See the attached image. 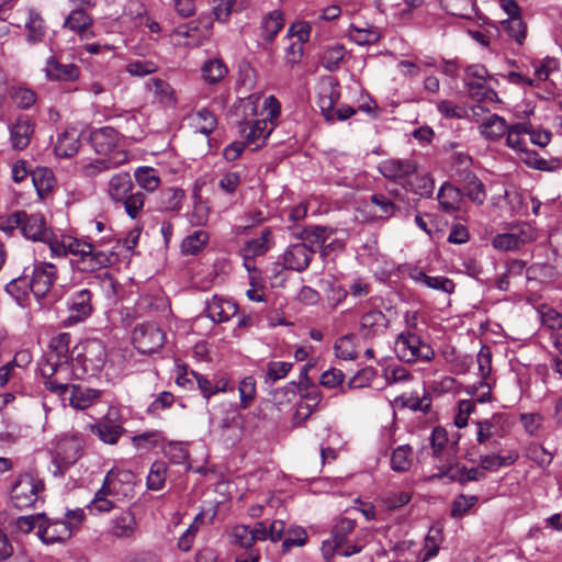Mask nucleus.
<instances>
[{
	"instance_id": "1",
	"label": "nucleus",
	"mask_w": 562,
	"mask_h": 562,
	"mask_svg": "<svg viewBox=\"0 0 562 562\" xmlns=\"http://www.w3.org/2000/svg\"><path fill=\"white\" fill-rule=\"evenodd\" d=\"M67 254L78 256L77 268L82 272H93L112 265L113 252L95 250L93 244L67 236Z\"/></svg>"
},
{
	"instance_id": "2",
	"label": "nucleus",
	"mask_w": 562,
	"mask_h": 562,
	"mask_svg": "<svg viewBox=\"0 0 562 562\" xmlns=\"http://www.w3.org/2000/svg\"><path fill=\"white\" fill-rule=\"evenodd\" d=\"M83 442L78 436H63L56 443L52 463L55 465L53 475L61 477L82 456Z\"/></svg>"
},
{
	"instance_id": "3",
	"label": "nucleus",
	"mask_w": 562,
	"mask_h": 562,
	"mask_svg": "<svg viewBox=\"0 0 562 562\" xmlns=\"http://www.w3.org/2000/svg\"><path fill=\"white\" fill-rule=\"evenodd\" d=\"M315 252V248L307 246L306 243L290 245L273 263V278H277L281 273L282 269L293 270L296 272L305 271Z\"/></svg>"
},
{
	"instance_id": "4",
	"label": "nucleus",
	"mask_w": 562,
	"mask_h": 562,
	"mask_svg": "<svg viewBox=\"0 0 562 562\" xmlns=\"http://www.w3.org/2000/svg\"><path fill=\"white\" fill-rule=\"evenodd\" d=\"M75 361L82 367L85 373L94 375L99 373L106 361V349L99 339H87L72 349Z\"/></svg>"
},
{
	"instance_id": "5",
	"label": "nucleus",
	"mask_w": 562,
	"mask_h": 562,
	"mask_svg": "<svg viewBox=\"0 0 562 562\" xmlns=\"http://www.w3.org/2000/svg\"><path fill=\"white\" fill-rule=\"evenodd\" d=\"M134 347L143 355L157 352L166 342V335L154 322L137 324L132 333Z\"/></svg>"
},
{
	"instance_id": "6",
	"label": "nucleus",
	"mask_w": 562,
	"mask_h": 562,
	"mask_svg": "<svg viewBox=\"0 0 562 562\" xmlns=\"http://www.w3.org/2000/svg\"><path fill=\"white\" fill-rule=\"evenodd\" d=\"M438 472L429 476V481L447 480V483H458L465 486L470 482H480L486 479V473L479 468H468L454 460L437 468Z\"/></svg>"
},
{
	"instance_id": "7",
	"label": "nucleus",
	"mask_w": 562,
	"mask_h": 562,
	"mask_svg": "<svg viewBox=\"0 0 562 562\" xmlns=\"http://www.w3.org/2000/svg\"><path fill=\"white\" fill-rule=\"evenodd\" d=\"M44 482L32 474L22 475L11 491V501L15 508L24 509L33 506L38 493L44 491Z\"/></svg>"
},
{
	"instance_id": "8",
	"label": "nucleus",
	"mask_w": 562,
	"mask_h": 562,
	"mask_svg": "<svg viewBox=\"0 0 562 562\" xmlns=\"http://www.w3.org/2000/svg\"><path fill=\"white\" fill-rule=\"evenodd\" d=\"M206 449L202 441H178V464H183L186 471L202 473L206 463Z\"/></svg>"
},
{
	"instance_id": "9",
	"label": "nucleus",
	"mask_w": 562,
	"mask_h": 562,
	"mask_svg": "<svg viewBox=\"0 0 562 562\" xmlns=\"http://www.w3.org/2000/svg\"><path fill=\"white\" fill-rule=\"evenodd\" d=\"M56 267L53 263L36 262L34 265L29 286L32 293L37 297H44L52 289L56 280Z\"/></svg>"
},
{
	"instance_id": "10",
	"label": "nucleus",
	"mask_w": 562,
	"mask_h": 562,
	"mask_svg": "<svg viewBox=\"0 0 562 562\" xmlns=\"http://www.w3.org/2000/svg\"><path fill=\"white\" fill-rule=\"evenodd\" d=\"M417 165L411 159L391 158L379 164L378 170L385 178L401 186L409 176L416 172Z\"/></svg>"
},
{
	"instance_id": "11",
	"label": "nucleus",
	"mask_w": 562,
	"mask_h": 562,
	"mask_svg": "<svg viewBox=\"0 0 562 562\" xmlns=\"http://www.w3.org/2000/svg\"><path fill=\"white\" fill-rule=\"evenodd\" d=\"M91 299L92 293L87 289L72 293L67 301L69 315L65 323L74 325L89 317L93 310Z\"/></svg>"
},
{
	"instance_id": "12",
	"label": "nucleus",
	"mask_w": 562,
	"mask_h": 562,
	"mask_svg": "<svg viewBox=\"0 0 562 562\" xmlns=\"http://www.w3.org/2000/svg\"><path fill=\"white\" fill-rule=\"evenodd\" d=\"M238 304L229 299L214 294L211 300L205 303L206 316L215 324L229 321L238 313Z\"/></svg>"
},
{
	"instance_id": "13",
	"label": "nucleus",
	"mask_w": 562,
	"mask_h": 562,
	"mask_svg": "<svg viewBox=\"0 0 562 562\" xmlns=\"http://www.w3.org/2000/svg\"><path fill=\"white\" fill-rule=\"evenodd\" d=\"M71 535V524L64 520L50 521L46 516L38 524L37 536L46 544L63 542Z\"/></svg>"
},
{
	"instance_id": "14",
	"label": "nucleus",
	"mask_w": 562,
	"mask_h": 562,
	"mask_svg": "<svg viewBox=\"0 0 562 562\" xmlns=\"http://www.w3.org/2000/svg\"><path fill=\"white\" fill-rule=\"evenodd\" d=\"M408 277L414 280L416 283H422L429 289L439 290L443 293L451 294L454 292L456 284L454 282L445 276L430 277L425 273V271L417 267L412 266L408 268Z\"/></svg>"
},
{
	"instance_id": "15",
	"label": "nucleus",
	"mask_w": 562,
	"mask_h": 562,
	"mask_svg": "<svg viewBox=\"0 0 562 562\" xmlns=\"http://www.w3.org/2000/svg\"><path fill=\"white\" fill-rule=\"evenodd\" d=\"M21 233L27 239L46 243L50 231L46 228L44 215L41 213L27 214L22 217Z\"/></svg>"
},
{
	"instance_id": "16",
	"label": "nucleus",
	"mask_w": 562,
	"mask_h": 562,
	"mask_svg": "<svg viewBox=\"0 0 562 562\" xmlns=\"http://www.w3.org/2000/svg\"><path fill=\"white\" fill-rule=\"evenodd\" d=\"M274 246L273 233L270 227H265L258 238H252L240 248L241 257L255 259L266 255Z\"/></svg>"
},
{
	"instance_id": "17",
	"label": "nucleus",
	"mask_w": 562,
	"mask_h": 562,
	"mask_svg": "<svg viewBox=\"0 0 562 562\" xmlns=\"http://www.w3.org/2000/svg\"><path fill=\"white\" fill-rule=\"evenodd\" d=\"M390 321L380 310H371L364 313L360 319V331L364 339H372L379 333L389 327Z\"/></svg>"
},
{
	"instance_id": "18",
	"label": "nucleus",
	"mask_w": 562,
	"mask_h": 562,
	"mask_svg": "<svg viewBox=\"0 0 562 562\" xmlns=\"http://www.w3.org/2000/svg\"><path fill=\"white\" fill-rule=\"evenodd\" d=\"M119 133L111 126L94 130L90 134V143L99 155L112 153L119 145Z\"/></svg>"
},
{
	"instance_id": "19",
	"label": "nucleus",
	"mask_w": 562,
	"mask_h": 562,
	"mask_svg": "<svg viewBox=\"0 0 562 562\" xmlns=\"http://www.w3.org/2000/svg\"><path fill=\"white\" fill-rule=\"evenodd\" d=\"M34 133V124L27 115H20L10 126V139L16 150L25 149Z\"/></svg>"
},
{
	"instance_id": "20",
	"label": "nucleus",
	"mask_w": 562,
	"mask_h": 562,
	"mask_svg": "<svg viewBox=\"0 0 562 562\" xmlns=\"http://www.w3.org/2000/svg\"><path fill=\"white\" fill-rule=\"evenodd\" d=\"M458 173L463 184L461 189L463 195L479 205L483 204L486 199L483 182L471 170H458Z\"/></svg>"
},
{
	"instance_id": "21",
	"label": "nucleus",
	"mask_w": 562,
	"mask_h": 562,
	"mask_svg": "<svg viewBox=\"0 0 562 562\" xmlns=\"http://www.w3.org/2000/svg\"><path fill=\"white\" fill-rule=\"evenodd\" d=\"M370 205L375 206L378 212H374L373 217L386 222L392 217L403 214V207L395 203L385 193H373L370 195Z\"/></svg>"
},
{
	"instance_id": "22",
	"label": "nucleus",
	"mask_w": 562,
	"mask_h": 562,
	"mask_svg": "<svg viewBox=\"0 0 562 562\" xmlns=\"http://www.w3.org/2000/svg\"><path fill=\"white\" fill-rule=\"evenodd\" d=\"M477 364L481 380L479 381L480 386H486L487 391L477 396L479 403H485L491 400V385L487 380L492 374V351L486 345H483L477 353Z\"/></svg>"
},
{
	"instance_id": "23",
	"label": "nucleus",
	"mask_w": 562,
	"mask_h": 562,
	"mask_svg": "<svg viewBox=\"0 0 562 562\" xmlns=\"http://www.w3.org/2000/svg\"><path fill=\"white\" fill-rule=\"evenodd\" d=\"M46 77L49 80L74 81L79 77V68L75 64H60L55 56L46 61Z\"/></svg>"
},
{
	"instance_id": "24",
	"label": "nucleus",
	"mask_w": 562,
	"mask_h": 562,
	"mask_svg": "<svg viewBox=\"0 0 562 562\" xmlns=\"http://www.w3.org/2000/svg\"><path fill=\"white\" fill-rule=\"evenodd\" d=\"M401 187L405 192H412L422 198H431L435 190V181L428 173L409 176L404 182H401Z\"/></svg>"
},
{
	"instance_id": "25",
	"label": "nucleus",
	"mask_w": 562,
	"mask_h": 562,
	"mask_svg": "<svg viewBox=\"0 0 562 562\" xmlns=\"http://www.w3.org/2000/svg\"><path fill=\"white\" fill-rule=\"evenodd\" d=\"M463 192L460 188L445 182L438 191L437 199L440 209L446 213H453L460 210V202L462 201Z\"/></svg>"
},
{
	"instance_id": "26",
	"label": "nucleus",
	"mask_w": 562,
	"mask_h": 562,
	"mask_svg": "<svg viewBox=\"0 0 562 562\" xmlns=\"http://www.w3.org/2000/svg\"><path fill=\"white\" fill-rule=\"evenodd\" d=\"M71 342V335L69 333H60L53 337L49 341V348L55 359L54 366H64L69 362L70 359L75 360L72 352L70 353L69 346Z\"/></svg>"
},
{
	"instance_id": "27",
	"label": "nucleus",
	"mask_w": 562,
	"mask_h": 562,
	"mask_svg": "<svg viewBox=\"0 0 562 562\" xmlns=\"http://www.w3.org/2000/svg\"><path fill=\"white\" fill-rule=\"evenodd\" d=\"M396 345L400 348L398 357L401 360L406 362H413L417 360V352L422 345V339L414 333L403 331L396 339Z\"/></svg>"
},
{
	"instance_id": "28",
	"label": "nucleus",
	"mask_w": 562,
	"mask_h": 562,
	"mask_svg": "<svg viewBox=\"0 0 562 562\" xmlns=\"http://www.w3.org/2000/svg\"><path fill=\"white\" fill-rule=\"evenodd\" d=\"M334 233L333 228L322 225H310L301 229L296 237L313 248L322 247Z\"/></svg>"
},
{
	"instance_id": "29",
	"label": "nucleus",
	"mask_w": 562,
	"mask_h": 562,
	"mask_svg": "<svg viewBox=\"0 0 562 562\" xmlns=\"http://www.w3.org/2000/svg\"><path fill=\"white\" fill-rule=\"evenodd\" d=\"M90 430L101 441L108 445L116 443L122 434L125 432V429L121 425L115 424L111 419L101 420L91 425Z\"/></svg>"
},
{
	"instance_id": "30",
	"label": "nucleus",
	"mask_w": 562,
	"mask_h": 562,
	"mask_svg": "<svg viewBox=\"0 0 562 562\" xmlns=\"http://www.w3.org/2000/svg\"><path fill=\"white\" fill-rule=\"evenodd\" d=\"M520 160L529 168L539 171H557L561 168V161L559 159L547 160L532 149L527 147L520 151Z\"/></svg>"
},
{
	"instance_id": "31",
	"label": "nucleus",
	"mask_w": 562,
	"mask_h": 562,
	"mask_svg": "<svg viewBox=\"0 0 562 562\" xmlns=\"http://www.w3.org/2000/svg\"><path fill=\"white\" fill-rule=\"evenodd\" d=\"M133 190V181L128 172H120L114 175L108 188L110 198L119 203L126 200V195Z\"/></svg>"
},
{
	"instance_id": "32",
	"label": "nucleus",
	"mask_w": 562,
	"mask_h": 562,
	"mask_svg": "<svg viewBox=\"0 0 562 562\" xmlns=\"http://www.w3.org/2000/svg\"><path fill=\"white\" fill-rule=\"evenodd\" d=\"M27 31L26 42L31 45L41 43L46 35V25L42 15L34 9L29 10V19L25 23Z\"/></svg>"
},
{
	"instance_id": "33",
	"label": "nucleus",
	"mask_w": 562,
	"mask_h": 562,
	"mask_svg": "<svg viewBox=\"0 0 562 562\" xmlns=\"http://www.w3.org/2000/svg\"><path fill=\"white\" fill-rule=\"evenodd\" d=\"M518 458L519 453L516 450H509L504 456L484 454L480 456V467L477 468L485 473V471H493L503 467H509L514 464Z\"/></svg>"
},
{
	"instance_id": "34",
	"label": "nucleus",
	"mask_w": 562,
	"mask_h": 562,
	"mask_svg": "<svg viewBox=\"0 0 562 562\" xmlns=\"http://www.w3.org/2000/svg\"><path fill=\"white\" fill-rule=\"evenodd\" d=\"M100 396V391L81 385H71V390L67 400L76 409H85L89 407L95 398Z\"/></svg>"
},
{
	"instance_id": "35",
	"label": "nucleus",
	"mask_w": 562,
	"mask_h": 562,
	"mask_svg": "<svg viewBox=\"0 0 562 562\" xmlns=\"http://www.w3.org/2000/svg\"><path fill=\"white\" fill-rule=\"evenodd\" d=\"M32 182L36 189L40 199H44L50 193L55 186V177L50 169L46 167H37L31 172Z\"/></svg>"
},
{
	"instance_id": "36",
	"label": "nucleus",
	"mask_w": 562,
	"mask_h": 562,
	"mask_svg": "<svg viewBox=\"0 0 562 562\" xmlns=\"http://www.w3.org/2000/svg\"><path fill=\"white\" fill-rule=\"evenodd\" d=\"M79 145V136L76 131H65L58 135L54 151L60 158H70L78 153Z\"/></svg>"
},
{
	"instance_id": "37",
	"label": "nucleus",
	"mask_w": 562,
	"mask_h": 562,
	"mask_svg": "<svg viewBox=\"0 0 562 562\" xmlns=\"http://www.w3.org/2000/svg\"><path fill=\"white\" fill-rule=\"evenodd\" d=\"M209 240L210 236L206 231L196 229L181 241V252L183 255L196 256L205 248Z\"/></svg>"
},
{
	"instance_id": "38",
	"label": "nucleus",
	"mask_w": 562,
	"mask_h": 562,
	"mask_svg": "<svg viewBox=\"0 0 562 562\" xmlns=\"http://www.w3.org/2000/svg\"><path fill=\"white\" fill-rule=\"evenodd\" d=\"M510 125L507 124L506 120L498 115L492 114L483 124H482V134L485 138L491 140L501 139L508 132Z\"/></svg>"
},
{
	"instance_id": "39",
	"label": "nucleus",
	"mask_w": 562,
	"mask_h": 562,
	"mask_svg": "<svg viewBox=\"0 0 562 562\" xmlns=\"http://www.w3.org/2000/svg\"><path fill=\"white\" fill-rule=\"evenodd\" d=\"M530 122H519L509 126L506 133V145L515 150L522 151L526 148L524 135L529 132Z\"/></svg>"
},
{
	"instance_id": "40",
	"label": "nucleus",
	"mask_w": 562,
	"mask_h": 562,
	"mask_svg": "<svg viewBox=\"0 0 562 562\" xmlns=\"http://www.w3.org/2000/svg\"><path fill=\"white\" fill-rule=\"evenodd\" d=\"M229 537L233 546L245 549V551H258L254 548L255 538L251 532V527L247 525H237L233 527Z\"/></svg>"
},
{
	"instance_id": "41",
	"label": "nucleus",
	"mask_w": 562,
	"mask_h": 562,
	"mask_svg": "<svg viewBox=\"0 0 562 562\" xmlns=\"http://www.w3.org/2000/svg\"><path fill=\"white\" fill-rule=\"evenodd\" d=\"M92 22L93 19L90 14L82 8H77L66 18L64 26L82 35L92 25Z\"/></svg>"
},
{
	"instance_id": "42",
	"label": "nucleus",
	"mask_w": 562,
	"mask_h": 562,
	"mask_svg": "<svg viewBox=\"0 0 562 562\" xmlns=\"http://www.w3.org/2000/svg\"><path fill=\"white\" fill-rule=\"evenodd\" d=\"M285 535L281 543L282 554L289 553L293 547H304L308 542V535L301 526H291Z\"/></svg>"
},
{
	"instance_id": "43",
	"label": "nucleus",
	"mask_w": 562,
	"mask_h": 562,
	"mask_svg": "<svg viewBox=\"0 0 562 562\" xmlns=\"http://www.w3.org/2000/svg\"><path fill=\"white\" fill-rule=\"evenodd\" d=\"M201 71L203 79L206 82L214 85L225 77L227 74V67L221 59H209L203 64Z\"/></svg>"
},
{
	"instance_id": "44",
	"label": "nucleus",
	"mask_w": 562,
	"mask_h": 562,
	"mask_svg": "<svg viewBox=\"0 0 562 562\" xmlns=\"http://www.w3.org/2000/svg\"><path fill=\"white\" fill-rule=\"evenodd\" d=\"M136 527V520L133 512L130 509L122 512L113 520V533L116 537H130Z\"/></svg>"
},
{
	"instance_id": "45",
	"label": "nucleus",
	"mask_w": 562,
	"mask_h": 562,
	"mask_svg": "<svg viewBox=\"0 0 562 562\" xmlns=\"http://www.w3.org/2000/svg\"><path fill=\"white\" fill-rule=\"evenodd\" d=\"M346 55L344 45L336 44L334 46L325 47L322 53V65L328 71H335L339 68L340 61Z\"/></svg>"
},
{
	"instance_id": "46",
	"label": "nucleus",
	"mask_w": 562,
	"mask_h": 562,
	"mask_svg": "<svg viewBox=\"0 0 562 562\" xmlns=\"http://www.w3.org/2000/svg\"><path fill=\"white\" fill-rule=\"evenodd\" d=\"M501 24L508 36L514 38L517 44H524L527 35V25L521 15L506 19Z\"/></svg>"
},
{
	"instance_id": "47",
	"label": "nucleus",
	"mask_w": 562,
	"mask_h": 562,
	"mask_svg": "<svg viewBox=\"0 0 562 562\" xmlns=\"http://www.w3.org/2000/svg\"><path fill=\"white\" fill-rule=\"evenodd\" d=\"M395 403L413 412L428 413L431 407V397L429 394H425L423 397H418V395H400L395 398Z\"/></svg>"
},
{
	"instance_id": "48",
	"label": "nucleus",
	"mask_w": 562,
	"mask_h": 562,
	"mask_svg": "<svg viewBox=\"0 0 562 562\" xmlns=\"http://www.w3.org/2000/svg\"><path fill=\"white\" fill-rule=\"evenodd\" d=\"M412 447L409 445L398 446L391 456V468L396 472H405L412 465Z\"/></svg>"
},
{
	"instance_id": "49",
	"label": "nucleus",
	"mask_w": 562,
	"mask_h": 562,
	"mask_svg": "<svg viewBox=\"0 0 562 562\" xmlns=\"http://www.w3.org/2000/svg\"><path fill=\"white\" fill-rule=\"evenodd\" d=\"M479 502L476 495L459 494L451 503L450 516L452 518H462Z\"/></svg>"
},
{
	"instance_id": "50",
	"label": "nucleus",
	"mask_w": 562,
	"mask_h": 562,
	"mask_svg": "<svg viewBox=\"0 0 562 562\" xmlns=\"http://www.w3.org/2000/svg\"><path fill=\"white\" fill-rule=\"evenodd\" d=\"M448 432L447 430L441 427L437 426L431 430L430 437H429V445L431 448V456L436 459H441L443 456V452L448 446Z\"/></svg>"
},
{
	"instance_id": "51",
	"label": "nucleus",
	"mask_w": 562,
	"mask_h": 562,
	"mask_svg": "<svg viewBox=\"0 0 562 562\" xmlns=\"http://www.w3.org/2000/svg\"><path fill=\"white\" fill-rule=\"evenodd\" d=\"M349 37L356 44L364 46L378 43L381 38V34L373 29H360L355 24H350Z\"/></svg>"
},
{
	"instance_id": "52",
	"label": "nucleus",
	"mask_w": 562,
	"mask_h": 562,
	"mask_svg": "<svg viewBox=\"0 0 562 562\" xmlns=\"http://www.w3.org/2000/svg\"><path fill=\"white\" fill-rule=\"evenodd\" d=\"M293 363L286 361H270L267 364L265 383L272 385L278 380L285 378L292 370Z\"/></svg>"
},
{
	"instance_id": "53",
	"label": "nucleus",
	"mask_w": 562,
	"mask_h": 562,
	"mask_svg": "<svg viewBox=\"0 0 562 562\" xmlns=\"http://www.w3.org/2000/svg\"><path fill=\"white\" fill-rule=\"evenodd\" d=\"M193 120L196 121L198 131L206 136L217 127L216 115L206 108L199 110Z\"/></svg>"
},
{
	"instance_id": "54",
	"label": "nucleus",
	"mask_w": 562,
	"mask_h": 562,
	"mask_svg": "<svg viewBox=\"0 0 562 562\" xmlns=\"http://www.w3.org/2000/svg\"><path fill=\"white\" fill-rule=\"evenodd\" d=\"M134 176L137 184L146 191H154L159 186V178L154 168L139 167L135 170Z\"/></svg>"
},
{
	"instance_id": "55",
	"label": "nucleus",
	"mask_w": 562,
	"mask_h": 562,
	"mask_svg": "<svg viewBox=\"0 0 562 562\" xmlns=\"http://www.w3.org/2000/svg\"><path fill=\"white\" fill-rule=\"evenodd\" d=\"M283 27V15L280 11L274 10L265 18L262 23L263 38L272 41Z\"/></svg>"
},
{
	"instance_id": "56",
	"label": "nucleus",
	"mask_w": 562,
	"mask_h": 562,
	"mask_svg": "<svg viewBox=\"0 0 562 562\" xmlns=\"http://www.w3.org/2000/svg\"><path fill=\"white\" fill-rule=\"evenodd\" d=\"M165 440L164 436L160 431H145L139 435H135L132 437V442L135 448L139 450H150L157 446H159Z\"/></svg>"
},
{
	"instance_id": "57",
	"label": "nucleus",
	"mask_w": 562,
	"mask_h": 562,
	"mask_svg": "<svg viewBox=\"0 0 562 562\" xmlns=\"http://www.w3.org/2000/svg\"><path fill=\"white\" fill-rule=\"evenodd\" d=\"M356 520L348 517H341L331 528V538L338 544H346L348 536L355 530Z\"/></svg>"
},
{
	"instance_id": "58",
	"label": "nucleus",
	"mask_w": 562,
	"mask_h": 562,
	"mask_svg": "<svg viewBox=\"0 0 562 562\" xmlns=\"http://www.w3.org/2000/svg\"><path fill=\"white\" fill-rule=\"evenodd\" d=\"M272 130H268V124L265 120H258L250 126V131L246 135L247 144H256L255 149H258L265 144Z\"/></svg>"
},
{
	"instance_id": "59",
	"label": "nucleus",
	"mask_w": 562,
	"mask_h": 562,
	"mask_svg": "<svg viewBox=\"0 0 562 562\" xmlns=\"http://www.w3.org/2000/svg\"><path fill=\"white\" fill-rule=\"evenodd\" d=\"M167 465L165 462H154L147 475V487L153 491H159L164 486Z\"/></svg>"
},
{
	"instance_id": "60",
	"label": "nucleus",
	"mask_w": 562,
	"mask_h": 562,
	"mask_svg": "<svg viewBox=\"0 0 562 562\" xmlns=\"http://www.w3.org/2000/svg\"><path fill=\"white\" fill-rule=\"evenodd\" d=\"M502 418V414H494L490 419H483L475 423L477 426L476 440L480 445L485 443L494 435L493 429Z\"/></svg>"
},
{
	"instance_id": "61",
	"label": "nucleus",
	"mask_w": 562,
	"mask_h": 562,
	"mask_svg": "<svg viewBox=\"0 0 562 562\" xmlns=\"http://www.w3.org/2000/svg\"><path fill=\"white\" fill-rule=\"evenodd\" d=\"M45 514L20 516L14 522H11L12 532L20 531L22 533H30L35 527L38 528V524L44 519Z\"/></svg>"
},
{
	"instance_id": "62",
	"label": "nucleus",
	"mask_w": 562,
	"mask_h": 562,
	"mask_svg": "<svg viewBox=\"0 0 562 562\" xmlns=\"http://www.w3.org/2000/svg\"><path fill=\"white\" fill-rule=\"evenodd\" d=\"M115 491L112 487H104V483L102 484L101 488L95 493V496L93 501L91 502V505L89 506V509L97 510L99 513H106L110 512L113 508V503L109 501L105 496L108 494H113Z\"/></svg>"
},
{
	"instance_id": "63",
	"label": "nucleus",
	"mask_w": 562,
	"mask_h": 562,
	"mask_svg": "<svg viewBox=\"0 0 562 562\" xmlns=\"http://www.w3.org/2000/svg\"><path fill=\"white\" fill-rule=\"evenodd\" d=\"M145 194L142 191L133 193L132 191L126 195V200L120 203L124 204L125 211L131 218H136L144 206Z\"/></svg>"
},
{
	"instance_id": "64",
	"label": "nucleus",
	"mask_w": 562,
	"mask_h": 562,
	"mask_svg": "<svg viewBox=\"0 0 562 562\" xmlns=\"http://www.w3.org/2000/svg\"><path fill=\"white\" fill-rule=\"evenodd\" d=\"M27 290L30 286L25 276L13 279L5 285V292L16 302H21L26 296Z\"/></svg>"
}]
</instances>
